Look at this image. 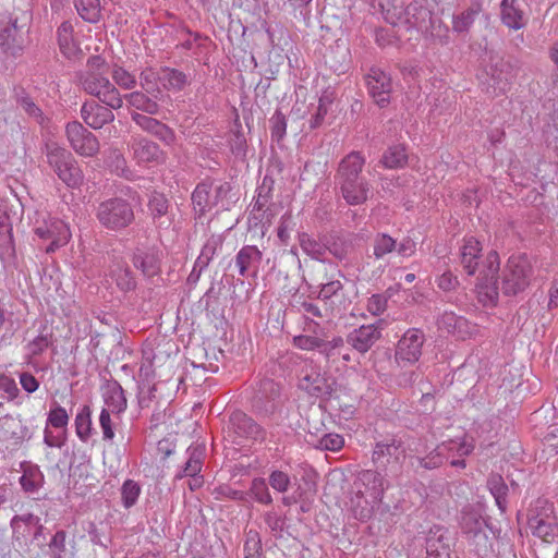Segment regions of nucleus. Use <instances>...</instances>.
<instances>
[{
    "instance_id": "1",
    "label": "nucleus",
    "mask_w": 558,
    "mask_h": 558,
    "mask_svg": "<svg viewBox=\"0 0 558 558\" xmlns=\"http://www.w3.org/2000/svg\"><path fill=\"white\" fill-rule=\"evenodd\" d=\"M86 68L85 73L81 76L83 88L108 107L121 108L123 99L107 76L109 65L105 59L100 56H93L88 59Z\"/></svg>"
},
{
    "instance_id": "2",
    "label": "nucleus",
    "mask_w": 558,
    "mask_h": 558,
    "mask_svg": "<svg viewBox=\"0 0 558 558\" xmlns=\"http://www.w3.org/2000/svg\"><path fill=\"white\" fill-rule=\"evenodd\" d=\"M353 488L357 498L354 515L364 519L381 499L385 489L384 478L378 472L366 470L359 474Z\"/></svg>"
},
{
    "instance_id": "3",
    "label": "nucleus",
    "mask_w": 558,
    "mask_h": 558,
    "mask_svg": "<svg viewBox=\"0 0 558 558\" xmlns=\"http://www.w3.org/2000/svg\"><path fill=\"white\" fill-rule=\"evenodd\" d=\"M47 160L58 178L71 189L82 185L84 175L70 151L57 143H47Z\"/></svg>"
},
{
    "instance_id": "4",
    "label": "nucleus",
    "mask_w": 558,
    "mask_h": 558,
    "mask_svg": "<svg viewBox=\"0 0 558 558\" xmlns=\"http://www.w3.org/2000/svg\"><path fill=\"white\" fill-rule=\"evenodd\" d=\"M527 525L534 536L553 543L558 536V521L553 504L546 499H537L529 511Z\"/></svg>"
},
{
    "instance_id": "5",
    "label": "nucleus",
    "mask_w": 558,
    "mask_h": 558,
    "mask_svg": "<svg viewBox=\"0 0 558 558\" xmlns=\"http://www.w3.org/2000/svg\"><path fill=\"white\" fill-rule=\"evenodd\" d=\"M96 217L105 228L119 230L133 222L134 211L128 201L112 197L98 205Z\"/></svg>"
},
{
    "instance_id": "6",
    "label": "nucleus",
    "mask_w": 558,
    "mask_h": 558,
    "mask_svg": "<svg viewBox=\"0 0 558 558\" xmlns=\"http://www.w3.org/2000/svg\"><path fill=\"white\" fill-rule=\"evenodd\" d=\"M34 233L40 240L50 242L45 248L48 254L54 253L57 250L65 246L72 238L70 225L50 215L36 220Z\"/></svg>"
},
{
    "instance_id": "7",
    "label": "nucleus",
    "mask_w": 558,
    "mask_h": 558,
    "mask_svg": "<svg viewBox=\"0 0 558 558\" xmlns=\"http://www.w3.org/2000/svg\"><path fill=\"white\" fill-rule=\"evenodd\" d=\"M531 264L526 256L515 255L508 259L502 276L501 289L505 294L514 295L523 291L530 280Z\"/></svg>"
},
{
    "instance_id": "8",
    "label": "nucleus",
    "mask_w": 558,
    "mask_h": 558,
    "mask_svg": "<svg viewBox=\"0 0 558 558\" xmlns=\"http://www.w3.org/2000/svg\"><path fill=\"white\" fill-rule=\"evenodd\" d=\"M13 536L19 542L34 543L38 546L44 545L45 536L43 535L44 526L40 518L33 513H24L14 515L10 522Z\"/></svg>"
},
{
    "instance_id": "9",
    "label": "nucleus",
    "mask_w": 558,
    "mask_h": 558,
    "mask_svg": "<svg viewBox=\"0 0 558 558\" xmlns=\"http://www.w3.org/2000/svg\"><path fill=\"white\" fill-rule=\"evenodd\" d=\"M65 134L70 146L76 154L84 157H93L99 151L97 137L80 122L73 121L68 123Z\"/></svg>"
},
{
    "instance_id": "10",
    "label": "nucleus",
    "mask_w": 558,
    "mask_h": 558,
    "mask_svg": "<svg viewBox=\"0 0 558 558\" xmlns=\"http://www.w3.org/2000/svg\"><path fill=\"white\" fill-rule=\"evenodd\" d=\"M424 335L418 329H409L399 340L396 350V362L400 366H407L416 363L422 354Z\"/></svg>"
},
{
    "instance_id": "11",
    "label": "nucleus",
    "mask_w": 558,
    "mask_h": 558,
    "mask_svg": "<svg viewBox=\"0 0 558 558\" xmlns=\"http://www.w3.org/2000/svg\"><path fill=\"white\" fill-rule=\"evenodd\" d=\"M365 83L376 104L385 107L389 102L391 78L381 69L373 66L365 75Z\"/></svg>"
},
{
    "instance_id": "12",
    "label": "nucleus",
    "mask_w": 558,
    "mask_h": 558,
    "mask_svg": "<svg viewBox=\"0 0 558 558\" xmlns=\"http://www.w3.org/2000/svg\"><path fill=\"white\" fill-rule=\"evenodd\" d=\"M221 193L222 186H215L207 182L199 183L192 194L195 215L202 217L216 207L219 203Z\"/></svg>"
},
{
    "instance_id": "13",
    "label": "nucleus",
    "mask_w": 558,
    "mask_h": 558,
    "mask_svg": "<svg viewBox=\"0 0 558 558\" xmlns=\"http://www.w3.org/2000/svg\"><path fill=\"white\" fill-rule=\"evenodd\" d=\"M299 387L315 397L328 393L330 388L327 378L313 362L304 364L299 379Z\"/></svg>"
},
{
    "instance_id": "14",
    "label": "nucleus",
    "mask_w": 558,
    "mask_h": 558,
    "mask_svg": "<svg viewBox=\"0 0 558 558\" xmlns=\"http://www.w3.org/2000/svg\"><path fill=\"white\" fill-rule=\"evenodd\" d=\"M439 447L445 453L446 460L450 459L452 466L464 469L466 466L465 460L456 458H463L471 454L475 448V442L472 437L462 436L444 441Z\"/></svg>"
},
{
    "instance_id": "15",
    "label": "nucleus",
    "mask_w": 558,
    "mask_h": 558,
    "mask_svg": "<svg viewBox=\"0 0 558 558\" xmlns=\"http://www.w3.org/2000/svg\"><path fill=\"white\" fill-rule=\"evenodd\" d=\"M460 526L462 532L473 538L476 544H481L482 539H487V522L478 510L465 508L461 513Z\"/></svg>"
},
{
    "instance_id": "16",
    "label": "nucleus",
    "mask_w": 558,
    "mask_h": 558,
    "mask_svg": "<svg viewBox=\"0 0 558 558\" xmlns=\"http://www.w3.org/2000/svg\"><path fill=\"white\" fill-rule=\"evenodd\" d=\"M263 253L255 245L243 246L235 256V266L241 276H256L262 263Z\"/></svg>"
},
{
    "instance_id": "17",
    "label": "nucleus",
    "mask_w": 558,
    "mask_h": 558,
    "mask_svg": "<svg viewBox=\"0 0 558 558\" xmlns=\"http://www.w3.org/2000/svg\"><path fill=\"white\" fill-rule=\"evenodd\" d=\"M110 107H104L95 101L85 102L81 109L82 119L93 129H100L114 120Z\"/></svg>"
},
{
    "instance_id": "18",
    "label": "nucleus",
    "mask_w": 558,
    "mask_h": 558,
    "mask_svg": "<svg viewBox=\"0 0 558 558\" xmlns=\"http://www.w3.org/2000/svg\"><path fill=\"white\" fill-rule=\"evenodd\" d=\"M133 157L137 163H151L163 160V153L157 144L143 137H134L131 143Z\"/></svg>"
},
{
    "instance_id": "19",
    "label": "nucleus",
    "mask_w": 558,
    "mask_h": 558,
    "mask_svg": "<svg viewBox=\"0 0 558 558\" xmlns=\"http://www.w3.org/2000/svg\"><path fill=\"white\" fill-rule=\"evenodd\" d=\"M482 246L480 242L471 236L464 240L460 250V258L468 275H474L481 258Z\"/></svg>"
},
{
    "instance_id": "20",
    "label": "nucleus",
    "mask_w": 558,
    "mask_h": 558,
    "mask_svg": "<svg viewBox=\"0 0 558 558\" xmlns=\"http://www.w3.org/2000/svg\"><path fill=\"white\" fill-rule=\"evenodd\" d=\"M426 558H450L449 539L442 529L430 531L426 541Z\"/></svg>"
},
{
    "instance_id": "21",
    "label": "nucleus",
    "mask_w": 558,
    "mask_h": 558,
    "mask_svg": "<svg viewBox=\"0 0 558 558\" xmlns=\"http://www.w3.org/2000/svg\"><path fill=\"white\" fill-rule=\"evenodd\" d=\"M108 277L120 291L128 292L135 288V279L126 263L116 260L109 268Z\"/></svg>"
},
{
    "instance_id": "22",
    "label": "nucleus",
    "mask_w": 558,
    "mask_h": 558,
    "mask_svg": "<svg viewBox=\"0 0 558 558\" xmlns=\"http://www.w3.org/2000/svg\"><path fill=\"white\" fill-rule=\"evenodd\" d=\"M73 26L63 22L58 28V41L61 53L68 59H75L82 54L80 46L73 39Z\"/></svg>"
},
{
    "instance_id": "23",
    "label": "nucleus",
    "mask_w": 558,
    "mask_h": 558,
    "mask_svg": "<svg viewBox=\"0 0 558 558\" xmlns=\"http://www.w3.org/2000/svg\"><path fill=\"white\" fill-rule=\"evenodd\" d=\"M134 266L145 276L151 277L159 270V257L155 250L137 248L133 257Z\"/></svg>"
},
{
    "instance_id": "24",
    "label": "nucleus",
    "mask_w": 558,
    "mask_h": 558,
    "mask_svg": "<svg viewBox=\"0 0 558 558\" xmlns=\"http://www.w3.org/2000/svg\"><path fill=\"white\" fill-rule=\"evenodd\" d=\"M380 337V332L374 325L361 326L351 337L352 345L360 352H366Z\"/></svg>"
},
{
    "instance_id": "25",
    "label": "nucleus",
    "mask_w": 558,
    "mask_h": 558,
    "mask_svg": "<svg viewBox=\"0 0 558 558\" xmlns=\"http://www.w3.org/2000/svg\"><path fill=\"white\" fill-rule=\"evenodd\" d=\"M501 20L506 26L515 31L523 28L526 23L524 13L514 4V0H502Z\"/></svg>"
},
{
    "instance_id": "26",
    "label": "nucleus",
    "mask_w": 558,
    "mask_h": 558,
    "mask_svg": "<svg viewBox=\"0 0 558 558\" xmlns=\"http://www.w3.org/2000/svg\"><path fill=\"white\" fill-rule=\"evenodd\" d=\"M186 454L187 461L185 462L184 468L175 474V480H181L185 476L198 475L202 471L203 449L198 446L189 447Z\"/></svg>"
},
{
    "instance_id": "27",
    "label": "nucleus",
    "mask_w": 558,
    "mask_h": 558,
    "mask_svg": "<svg viewBox=\"0 0 558 558\" xmlns=\"http://www.w3.org/2000/svg\"><path fill=\"white\" fill-rule=\"evenodd\" d=\"M74 425L75 433L78 439L83 442H87L94 433L92 423V410L88 405H83L77 411L74 420Z\"/></svg>"
},
{
    "instance_id": "28",
    "label": "nucleus",
    "mask_w": 558,
    "mask_h": 558,
    "mask_svg": "<svg viewBox=\"0 0 558 558\" xmlns=\"http://www.w3.org/2000/svg\"><path fill=\"white\" fill-rule=\"evenodd\" d=\"M0 427L2 430L1 436L5 440L17 442L26 437V427L23 426L20 418L7 415L0 420Z\"/></svg>"
},
{
    "instance_id": "29",
    "label": "nucleus",
    "mask_w": 558,
    "mask_h": 558,
    "mask_svg": "<svg viewBox=\"0 0 558 558\" xmlns=\"http://www.w3.org/2000/svg\"><path fill=\"white\" fill-rule=\"evenodd\" d=\"M408 162V153L404 145L397 144L389 146L384 153L381 163L388 169L403 168Z\"/></svg>"
},
{
    "instance_id": "30",
    "label": "nucleus",
    "mask_w": 558,
    "mask_h": 558,
    "mask_svg": "<svg viewBox=\"0 0 558 558\" xmlns=\"http://www.w3.org/2000/svg\"><path fill=\"white\" fill-rule=\"evenodd\" d=\"M104 400L106 407L102 410H109V412L119 414L126 408V400L123 395V390L117 384L107 388L104 393Z\"/></svg>"
},
{
    "instance_id": "31",
    "label": "nucleus",
    "mask_w": 558,
    "mask_h": 558,
    "mask_svg": "<svg viewBox=\"0 0 558 558\" xmlns=\"http://www.w3.org/2000/svg\"><path fill=\"white\" fill-rule=\"evenodd\" d=\"M437 325L440 329L446 330L449 333L463 337L464 329L468 327V322L463 317H459L452 312H445L438 318Z\"/></svg>"
},
{
    "instance_id": "32",
    "label": "nucleus",
    "mask_w": 558,
    "mask_h": 558,
    "mask_svg": "<svg viewBox=\"0 0 558 558\" xmlns=\"http://www.w3.org/2000/svg\"><path fill=\"white\" fill-rule=\"evenodd\" d=\"M487 487L495 498L496 505L501 512L507 509L508 487L504 478L498 474H493L487 480Z\"/></svg>"
},
{
    "instance_id": "33",
    "label": "nucleus",
    "mask_w": 558,
    "mask_h": 558,
    "mask_svg": "<svg viewBox=\"0 0 558 558\" xmlns=\"http://www.w3.org/2000/svg\"><path fill=\"white\" fill-rule=\"evenodd\" d=\"M161 69L155 70L153 68H147L143 70L140 74V83L142 88L150 94L154 98H158L160 94L159 85L161 84Z\"/></svg>"
},
{
    "instance_id": "34",
    "label": "nucleus",
    "mask_w": 558,
    "mask_h": 558,
    "mask_svg": "<svg viewBox=\"0 0 558 558\" xmlns=\"http://www.w3.org/2000/svg\"><path fill=\"white\" fill-rule=\"evenodd\" d=\"M125 99L131 107L149 114H156L159 110V106L156 101L157 98H150L142 92H133L126 95Z\"/></svg>"
},
{
    "instance_id": "35",
    "label": "nucleus",
    "mask_w": 558,
    "mask_h": 558,
    "mask_svg": "<svg viewBox=\"0 0 558 558\" xmlns=\"http://www.w3.org/2000/svg\"><path fill=\"white\" fill-rule=\"evenodd\" d=\"M78 15L88 23H97L100 19L99 0H74Z\"/></svg>"
},
{
    "instance_id": "36",
    "label": "nucleus",
    "mask_w": 558,
    "mask_h": 558,
    "mask_svg": "<svg viewBox=\"0 0 558 558\" xmlns=\"http://www.w3.org/2000/svg\"><path fill=\"white\" fill-rule=\"evenodd\" d=\"M161 85L168 90H181L186 84V76L173 69H161Z\"/></svg>"
},
{
    "instance_id": "37",
    "label": "nucleus",
    "mask_w": 558,
    "mask_h": 558,
    "mask_svg": "<svg viewBox=\"0 0 558 558\" xmlns=\"http://www.w3.org/2000/svg\"><path fill=\"white\" fill-rule=\"evenodd\" d=\"M140 484L133 480H126L121 487V501L125 509L133 507L141 495Z\"/></svg>"
},
{
    "instance_id": "38",
    "label": "nucleus",
    "mask_w": 558,
    "mask_h": 558,
    "mask_svg": "<svg viewBox=\"0 0 558 558\" xmlns=\"http://www.w3.org/2000/svg\"><path fill=\"white\" fill-rule=\"evenodd\" d=\"M108 166L116 174L128 180H134L136 178V174L126 167V160L124 157L117 150L112 151L109 157Z\"/></svg>"
},
{
    "instance_id": "39",
    "label": "nucleus",
    "mask_w": 558,
    "mask_h": 558,
    "mask_svg": "<svg viewBox=\"0 0 558 558\" xmlns=\"http://www.w3.org/2000/svg\"><path fill=\"white\" fill-rule=\"evenodd\" d=\"M169 203L163 194L154 193L148 202L149 213L155 221L163 218L168 213Z\"/></svg>"
},
{
    "instance_id": "40",
    "label": "nucleus",
    "mask_w": 558,
    "mask_h": 558,
    "mask_svg": "<svg viewBox=\"0 0 558 558\" xmlns=\"http://www.w3.org/2000/svg\"><path fill=\"white\" fill-rule=\"evenodd\" d=\"M400 453V445L397 444L396 440H391L390 442H378L373 451V460L375 462L385 463L381 459L386 456L398 459Z\"/></svg>"
},
{
    "instance_id": "41",
    "label": "nucleus",
    "mask_w": 558,
    "mask_h": 558,
    "mask_svg": "<svg viewBox=\"0 0 558 558\" xmlns=\"http://www.w3.org/2000/svg\"><path fill=\"white\" fill-rule=\"evenodd\" d=\"M300 245L308 256L319 259L325 253V246L306 233L300 234Z\"/></svg>"
},
{
    "instance_id": "42",
    "label": "nucleus",
    "mask_w": 558,
    "mask_h": 558,
    "mask_svg": "<svg viewBox=\"0 0 558 558\" xmlns=\"http://www.w3.org/2000/svg\"><path fill=\"white\" fill-rule=\"evenodd\" d=\"M250 493L255 500L260 504L269 505L272 501L264 478H254L251 484Z\"/></svg>"
},
{
    "instance_id": "43",
    "label": "nucleus",
    "mask_w": 558,
    "mask_h": 558,
    "mask_svg": "<svg viewBox=\"0 0 558 558\" xmlns=\"http://www.w3.org/2000/svg\"><path fill=\"white\" fill-rule=\"evenodd\" d=\"M396 248V240L386 233H380L375 238L374 255L376 258H381Z\"/></svg>"
},
{
    "instance_id": "44",
    "label": "nucleus",
    "mask_w": 558,
    "mask_h": 558,
    "mask_svg": "<svg viewBox=\"0 0 558 558\" xmlns=\"http://www.w3.org/2000/svg\"><path fill=\"white\" fill-rule=\"evenodd\" d=\"M476 11L469 9L459 15L453 16L452 28L457 33H464L470 29L474 23Z\"/></svg>"
},
{
    "instance_id": "45",
    "label": "nucleus",
    "mask_w": 558,
    "mask_h": 558,
    "mask_svg": "<svg viewBox=\"0 0 558 558\" xmlns=\"http://www.w3.org/2000/svg\"><path fill=\"white\" fill-rule=\"evenodd\" d=\"M112 78L116 84L124 89H131L136 84L135 76L121 66H116L112 70Z\"/></svg>"
},
{
    "instance_id": "46",
    "label": "nucleus",
    "mask_w": 558,
    "mask_h": 558,
    "mask_svg": "<svg viewBox=\"0 0 558 558\" xmlns=\"http://www.w3.org/2000/svg\"><path fill=\"white\" fill-rule=\"evenodd\" d=\"M446 460L445 453L440 450L439 445L424 458H420V465L427 470H433L440 466Z\"/></svg>"
},
{
    "instance_id": "47",
    "label": "nucleus",
    "mask_w": 558,
    "mask_h": 558,
    "mask_svg": "<svg viewBox=\"0 0 558 558\" xmlns=\"http://www.w3.org/2000/svg\"><path fill=\"white\" fill-rule=\"evenodd\" d=\"M47 423L48 425H51L52 427L56 428L66 427L69 423V414L66 410L59 405L53 409H50L48 413Z\"/></svg>"
},
{
    "instance_id": "48",
    "label": "nucleus",
    "mask_w": 558,
    "mask_h": 558,
    "mask_svg": "<svg viewBox=\"0 0 558 558\" xmlns=\"http://www.w3.org/2000/svg\"><path fill=\"white\" fill-rule=\"evenodd\" d=\"M293 344L301 350L320 351L322 339L317 336L300 335L293 338Z\"/></svg>"
},
{
    "instance_id": "49",
    "label": "nucleus",
    "mask_w": 558,
    "mask_h": 558,
    "mask_svg": "<svg viewBox=\"0 0 558 558\" xmlns=\"http://www.w3.org/2000/svg\"><path fill=\"white\" fill-rule=\"evenodd\" d=\"M344 445V438L339 434H326L319 439V448L324 450L338 451Z\"/></svg>"
},
{
    "instance_id": "50",
    "label": "nucleus",
    "mask_w": 558,
    "mask_h": 558,
    "mask_svg": "<svg viewBox=\"0 0 558 558\" xmlns=\"http://www.w3.org/2000/svg\"><path fill=\"white\" fill-rule=\"evenodd\" d=\"M269 484L275 490L284 493L289 488L290 477L282 471H274L269 476Z\"/></svg>"
},
{
    "instance_id": "51",
    "label": "nucleus",
    "mask_w": 558,
    "mask_h": 558,
    "mask_svg": "<svg viewBox=\"0 0 558 558\" xmlns=\"http://www.w3.org/2000/svg\"><path fill=\"white\" fill-rule=\"evenodd\" d=\"M369 186L366 181H359L351 186V205H356L367 199Z\"/></svg>"
},
{
    "instance_id": "52",
    "label": "nucleus",
    "mask_w": 558,
    "mask_h": 558,
    "mask_svg": "<svg viewBox=\"0 0 558 558\" xmlns=\"http://www.w3.org/2000/svg\"><path fill=\"white\" fill-rule=\"evenodd\" d=\"M331 105V98L328 95H323L318 101L317 112L311 121V128H318L325 116L328 112L329 106Z\"/></svg>"
},
{
    "instance_id": "53",
    "label": "nucleus",
    "mask_w": 558,
    "mask_h": 558,
    "mask_svg": "<svg viewBox=\"0 0 558 558\" xmlns=\"http://www.w3.org/2000/svg\"><path fill=\"white\" fill-rule=\"evenodd\" d=\"M20 482L25 492L34 493L39 488L41 478L38 472H25Z\"/></svg>"
},
{
    "instance_id": "54",
    "label": "nucleus",
    "mask_w": 558,
    "mask_h": 558,
    "mask_svg": "<svg viewBox=\"0 0 558 558\" xmlns=\"http://www.w3.org/2000/svg\"><path fill=\"white\" fill-rule=\"evenodd\" d=\"M49 337L46 335H39L27 344L28 354L31 356L39 355L49 347Z\"/></svg>"
},
{
    "instance_id": "55",
    "label": "nucleus",
    "mask_w": 558,
    "mask_h": 558,
    "mask_svg": "<svg viewBox=\"0 0 558 558\" xmlns=\"http://www.w3.org/2000/svg\"><path fill=\"white\" fill-rule=\"evenodd\" d=\"M132 119L142 130L151 134H154L159 124L158 120L136 112L132 114Z\"/></svg>"
},
{
    "instance_id": "56",
    "label": "nucleus",
    "mask_w": 558,
    "mask_h": 558,
    "mask_svg": "<svg viewBox=\"0 0 558 558\" xmlns=\"http://www.w3.org/2000/svg\"><path fill=\"white\" fill-rule=\"evenodd\" d=\"M111 413L112 412H109V410H101L99 415V424L102 429L105 440H112L114 437V430L110 417Z\"/></svg>"
},
{
    "instance_id": "57",
    "label": "nucleus",
    "mask_w": 558,
    "mask_h": 558,
    "mask_svg": "<svg viewBox=\"0 0 558 558\" xmlns=\"http://www.w3.org/2000/svg\"><path fill=\"white\" fill-rule=\"evenodd\" d=\"M0 391L7 395L8 399H14L19 395V388L13 378L7 375H0Z\"/></svg>"
},
{
    "instance_id": "58",
    "label": "nucleus",
    "mask_w": 558,
    "mask_h": 558,
    "mask_svg": "<svg viewBox=\"0 0 558 558\" xmlns=\"http://www.w3.org/2000/svg\"><path fill=\"white\" fill-rule=\"evenodd\" d=\"M343 345L344 341L341 337H335L331 341H325L322 339L320 352L327 356H332L339 353Z\"/></svg>"
},
{
    "instance_id": "59",
    "label": "nucleus",
    "mask_w": 558,
    "mask_h": 558,
    "mask_svg": "<svg viewBox=\"0 0 558 558\" xmlns=\"http://www.w3.org/2000/svg\"><path fill=\"white\" fill-rule=\"evenodd\" d=\"M287 132V121L282 113L277 112L272 118L271 134L277 140H281Z\"/></svg>"
},
{
    "instance_id": "60",
    "label": "nucleus",
    "mask_w": 558,
    "mask_h": 558,
    "mask_svg": "<svg viewBox=\"0 0 558 558\" xmlns=\"http://www.w3.org/2000/svg\"><path fill=\"white\" fill-rule=\"evenodd\" d=\"M386 306L387 299L384 295L375 294L368 299L367 308L374 315L383 313L386 310Z\"/></svg>"
},
{
    "instance_id": "61",
    "label": "nucleus",
    "mask_w": 558,
    "mask_h": 558,
    "mask_svg": "<svg viewBox=\"0 0 558 558\" xmlns=\"http://www.w3.org/2000/svg\"><path fill=\"white\" fill-rule=\"evenodd\" d=\"M153 135L158 137L160 141H162L167 145L173 144L174 140H175L174 132L169 126H167L166 124H163L161 122H159V124Z\"/></svg>"
},
{
    "instance_id": "62",
    "label": "nucleus",
    "mask_w": 558,
    "mask_h": 558,
    "mask_svg": "<svg viewBox=\"0 0 558 558\" xmlns=\"http://www.w3.org/2000/svg\"><path fill=\"white\" fill-rule=\"evenodd\" d=\"M457 284H458L457 277H454L450 271L444 272L437 279V286L442 291H451L457 287Z\"/></svg>"
},
{
    "instance_id": "63",
    "label": "nucleus",
    "mask_w": 558,
    "mask_h": 558,
    "mask_svg": "<svg viewBox=\"0 0 558 558\" xmlns=\"http://www.w3.org/2000/svg\"><path fill=\"white\" fill-rule=\"evenodd\" d=\"M20 384L28 393L35 392L39 387L38 380L29 373H22L20 375Z\"/></svg>"
},
{
    "instance_id": "64",
    "label": "nucleus",
    "mask_w": 558,
    "mask_h": 558,
    "mask_svg": "<svg viewBox=\"0 0 558 558\" xmlns=\"http://www.w3.org/2000/svg\"><path fill=\"white\" fill-rule=\"evenodd\" d=\"M395 250H397L400 256L410 257L416 251V243L411 239H404L398 245L396 244Z\"/></svg>"
}]
</instances>
